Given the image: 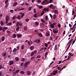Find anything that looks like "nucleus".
Returning <instances> with one entry per match:
<instances>
[{"instance_id": "nucleus-7", "label": "nucleus", "mask_w": 76, "mask_h": 76, "mask_svg": "<svg viewBox=\"0 0 76 76\" xmlns=\"http://www.w3.org/2000/svg\"><path fill=\"white\" fill-rule=\"evenodd\" d=\"M53 32L54 33V34H56L58 33V30H53Z\"/></svg>"}, {"instance_id": "nucleus-5", "label": "nucleus", "mask_w": 76, "mask_h": 76, "mask_svg": "<svg viewBox=\"0 0 76 76\" xmlns=\"http://www.w3.org/2000/svg\"><path fill=\"white\" fill-rule=\"evenodd\" d=\"M14 63V62H13V61H9V65H12V64H13Z\"/></svg>"}, {"instance_id": "nucleus-18", "label": "nucleus", "mask_w": 76, "mask_h": 76, "mask_svg": "<svg viewBox=\"0 0 76 76\" xmlns=\"http://www.w3.org/2000/svg\"><path fill=\"white\" fill-rule=\"evenodd\" d=\"M5 39V37L4 36H3L2 37L1 40L2 41H4Z\"/></svg>"}, {"instance_id": "nucleus-63", "label": "nucleus", "mask_w": 76, "mask_h": 76, "mask_svg": "<svg viewBox=\"0 0 76 76\" xmlns=\"http://www.w3.org/2000/svg\"><path fill=\"white\" fill-rule=\"evenodd\" d=\"M33 11L34 12V13H36V10H35V9H34L33 10Z\"/></svg>"}, {"instance_id": "nucleus-23", "label": "nucleus", "mask_w": 76, "mask_h": 76, "mask_svg": "<svg viewBox=\"0 0 76 76\" xmlns=\"http://www.w3.org/2000/svg\"><path fill=\"white\" fill-rule=\"evenodd\" d=\"M16 18L18 19H21V18H20V16L19 15L17 16V17H16Z\"/></svg>"}, {"instance_id": "nucleus-15", "label": "nucleus", "mask_w": 76, "mask_h": 76, "mask_svg": "<svg viewBox=\"0 0 76 76\" xmlns=\"http://www.w3.org/2000/svg\"><path fill=\"white\" fill-rule=\"evenodd\" d=\"M65 68H66V66H64L60 70L59 72V73H60V72H61V70H63V69H65Z\"/></svg>"}, {"instance_id": "nucleus-40", "label": "nucleus", "mask_w": 76, "mask_h": 76, "mask_svg": "<svg viewBox=\"0 0 76 76\" xmlns=\"http://www.w3.org/2000/svg\"><path fill=\"white\" fill-rule=\"evenodd\" d=\"M13 37L14 38H15L16 37V35L15 34H13Z\"/></svg>"}, {"instance_id": "nucleus-46", "label": "nucleus", "mask_w": 76, "mask_h": 76, "mask_svg": "<svg viewBox=\"0 0 76 76\" xmlns=\"http://www.w3.org/2000/svg\"><path fill=\"white\" fill-rule=\"evenodd\" d=\"M7 34H10V31H9V30H7Z\"/></svg>"}, {"instance_id": "nucleus-30", "label": "nucleus", "mask_w": 76, "mask_h": 76, "mask_svg": "<svg viewBox=\"0 0 76 76\" xmlns=\"http://www.w3.org/2000/svg\"><path fill=\"white\" fill-rule=\"evenodd\" d=\"M32 7H30L28 8V10L29 11L31 10V9H32Z\"/></svg>"}, {"instance_id": "nucleus-24", "label": "nucleus", "mask_w": 76, "mask_h": 76, "mask_svg": "<svg viewBox=\"0 0 76 76\" xmlns=\"http://www.w3.org/2000/svg\"><path fill=\"white\" fill-rule=\"evenodd\" d=\"M16 15H15L12 18V20H15V19H16Z\"/></svg>"}, {"instance_id": "nucleus-25", "label": "nucleus", "mask_w": 76, "mask_h": 76, "mask_svg": "<svg viewBox=\"0 0 76 76\" xmlns=\"http://www.w3.org/2000/svg\"><path fill=\"white\" fill-rule=\"evenodd\" d=\"M24 31H27V27L26 26H25L24 27Z\"/></svg>"}, {"instance_id": "nucleus-50", "label": "nucleus", "mask_w": 76, "mask_h": 76, "mask_svg": "<svg viewBox=\"0 0 76 76\" xmlns=\"http://www.w3.org/2000/svg\"><path fill=\"white\" fill-rule=\"evenodd\" d=\"M37 2L39 3H40L41 2V0H37Z\"/></svg>"}, {"instance_id": "nucleus-21", "label": "nucleus", "mask_w": 76, "mask_h": 76, "mask_svg": "<svg viewBox=\"0 0 76 76\" xmlns=\"http://www.w3.org/2000/svg\"><path fill=\"white\" fill-rule=\"evenodd\" d=\"M22 37V34H19L17 35L18 38H20V37Z\"/></svg>"}, {"instance_id": "nucleus-55", "label": "nucleus", "mask_w": 76, "mask_h": 76, "mask_svg": "<svg viewBox=\"0 0 76 76\" xmlns=\"http://www.w3.org/2000/svg\"><path fill=\"white\" fill-rule=\"evenodd\" d=\"M44 13H45L44 11H43L41 14V16H42V15H43L44 14Z\"/></svg>"}, {"instance_id": "nucleus-36", "label": "nucleus", "mask_w": 76, "mask_h": 76, "mask_svg": "<svg viewBox=\"0 0 76 76\" xmlns=\"http://www.w3.org/2000/svg\"><path fill=\"white\" fill-rule=\"evenodd\" d=\"M39 36L40 37H42V34L41 33H39Z\"/></svg>"}, {"instance_id": "nucleus-61", "label": "nucleus", "mask_w": 76, "mask_h": 76, "mask_svg": "<svg viewBox=\"0 0 76 76\" xmlns=\"http://www.w3.org/2000/svg\"><path fill=\"white\" fill-rule=\"evenodd\" d=\"M2 30H3V28H2L1 26H0V31H2Z\"/></svg>"}, {"instance_id": "nucleus-31", "label": "nucleus", "mask_w": 76, "mask_h": 76, "mask_svg": "<svg viewBox=\"0 0 76 76\" xmlns=\"http://www.w3.org/2000/svg\"><path fill=\"white\" fill-rule=\"evenodd\" d=\"M50 26L52 28H53L54 27V26L52 24H50Z\"/></svg>"}, {"instance_id": "nucleus-33", "label": "nucleus", "mask_w": 76, "mask_h": 76, "mask_svg": "<svg viewBox=\"0 0 76 76\" xmlns=\"http://www.w3.org/2000/svg\"><path fill=\"white\" fill-rule=\"evenodd\" d=\"M9 2V0H6L5 1V4H7V3Z\"/></svg>"}, {"instance_id": "nucleus-29", "label": "nucleus", "mask_w": 76, "mask_h": 76, "mask_svg": "<svg viewBox=\"0 0 76 76\" xmlns=\"http://www.w3.org/2000/svg\"><path fill=\"white\" fill-rule=\"evenodd\" d=\"M6 4L4 7L5 8H7L8 6V4Z\"/></svg>"}, {"instance_id": "nucleus-14", "label": "nucleus", "mask_w": 76, "mask_h": 76, "mask_svg": "<svg viewBox=\"0 0 76 76\" xmlns=\"http://www.w3.org/2000/svg\"><path fill=\"white\" fill-rule=\"evenodd\" d=\"M54 12L55 14H58V11L57 10H55Z\"/></svg>"}, {"instance_id": "nucleus-62", "label": "nucleus", "mask_w": 76, "mask_h": 76, "mask_svg": "<svg viewBox=\"0 0 76 76\" xmlns=\"http://www.w3.org/2000/svg\"><path fill=\"white\" fill-rule=\"evenodd\" d=\"M34 18H37V15L36 14H35L34 15Z\"/></svg>"}, {"instance_id": "nucleus-4", "label": "nucleus", "mask_w": 76, "mask_h": 76, "mask_svg": "<svg viewBox=\"0 0 76 76\" xmlns=\"http://www.w3.org/2000/svg\"><path fill=\"white\" fill-rule=\"evenodd\" d=\"M8 29V28L7 27H4L3 28L2 31L4 32L6 29Z\"/></svg>"}, {"instance_id": "nucleus-17", "label": "nucleus", "mask_w": 76, "mask_h": 76, "mask_svg": "<svg viewBox=\"0 0 76 76\" xmlns=\"http://www.w3.org/2000/svg\"><path fill=\"white\" fill-rule=\"evenodd\" d=\"M17 49L16 48H14V50H13L12 52L13 53H16V52Z\"/></svg>"}, {"instance_id": "nucleus-45", "label": "nucleus", "mask_w": 76, "mask_h": 76, "mask_svg": "<svg viewBox=\"0 0 76 76\" xmlns=\"http://www.w3.org/2000/svg\"><path fill=\"white\" fill-rule=\"evenodd\" d=\"M36 58H41V56H40V55L38 56H37Z\"/></svg>"}, {"instance_id": "nucleus-43", "label": "nucleus", "mask_w": 76, "mask_h": 76, "mask_svg": "<svg viewBox=\"0 0 76 76\" xmlns=\"http://www.w3.org/2000/svg\"><path fill=\"white\" fill-rule=\"evenodd\" d=\"M45 19L46 20H48V16H46L45 17Z\"/></svg>"}, {"instance_id": "nucleus-34", "label": "nucleus", "mask_w": 76, "mask_h": 76, "mask_svg": "<svg viewBox=\"0 0 76 76\" xmlns=\"http://www.w3.org/2000/svg\"><path fill=\"white\" fill-rule=\"evenodd\" d=\"M56 18V14H54L53 15V19H55Z\"/></svg>"}, {"instance_id": "nucleus-57", "label": "nucleus", "mask_w": 76, "mask_h": 76, "mask_svg": "<svg viewBox=\"0 0 76 76\" xmlns=\"http://www.w3.org/2000/svg\"><path fill=\"white\" fill-rule=\"evenodd\" d=\"M21 18H23V16H24V13H23V14H21Z\"/></svg>"}, {"instance_id": "nucleus-41", "label": "nucleus", "mask_w": 76, "mask_h": 76, "mask_svg": "<svg viewBox=\"0 0 76 76\" xmlns=\"http://www.w3.org/2000/svg\"><path fill=\"white\" fill-rule=\"evenodd\" d=\"M58 36H57L56 37V39H55L54 40V41H57V39H58Z\"/></svg>"}, {"instance_id": "nucleus-44", "label": "nucleus", "mask_w": 76, "mask_h": 76, "mask_svg": "<svg viewBox=\"0 0 76 76\" xmlns=\"http://www.w3.org/2000/svg\"><path fill=\"white\" fill-rule=\"evenodd\" d=\"M19 23H20V22H17L16 24V26H17L19 25Z\"/></svg>"}, {"instance_id": "nucleus-35", "label": "nucleus", "mask_w": 76, "mask_h": 76, "mask_svg": "<svg viewBox=\"0 0 76 76\" xmlns=\"http://www.w3.org/2000/svg\"><path fill=\"white\" fill-rule=\"evenodd\" d=\"M16 75V72H14L12 73V75L13 76H15Z\"/></svg>"}, {"instance_id": "nucleus-2", "label": "nucleus", "mask_w": 76, "mask_h": 76, "mask_svg": "<svg viewBox=\"0 0 76 76\" xmlns=\"http://www.w3.org/2000/svg\"><path fill=\"white\" fill-rule=\"evenodd\" d=\"M10 19V17H9V16H7L6 17L5 23H6V24H7V23L9 22L8 21H9V20Z\"/></svg>"}, {"instance_id": "nucleus-3", "label": "nucleus", "mask_w": 76, "mask_h": 76, "mask_svg": "<svg viewBox=\"0 0 76 76\" xmlns=\"http://www.w3.org/2000/svg\"><path fill=\"white\" fill-rule=\"evenodd\" d=\"M57 73V70H56L54 71L52 73L51 75L52 76H54V75H56V73Z\"/></svg>"}, {"instance_id": "nucleus-6", "label": "nucleus", "mask_w": 76, "mask_h": 76, "mask_svg": "<svg viewBox=\"0 0 76 76\" xmlns=\"http://www.w3.org/2000/svg\"><path fill=\"white\" fill-rule=\"evenodd\" d=\"M27 75L29 76L31 75V72L29 71H28L27 72Z\"/></svg>"}, {"instance_id": "nucleus-53", "label": "nucleus", "mask_w": 76, "mask_h": 76, "mask_svg": "<svg viewBox=\"0 0 76 76\" xmlns=\"http://www.w3.org/2000/svg\"><path fill=\"white\" fill-rule=\"evenodd\" d=\"M10 12L13 13V10H10Z\"/></svg>"}, {"instance_id": "nucleus-60", "label": "nucleus", "mask_w": 76, "mask_h": 76, "mask_svg": "<svg viewBox=\"0 0 76 76\" xmlns=\"http://www.w3.org/2000/svg\"><path fill=\"white\" fill-rule=\"evenodd\" d=\"M25 5L26 6H28V5H29V4L28 3H25Z\"/></svg>"}, {"instance_id": "nucleus-51", "label": "nucleus", "mask_w": 76, "mask_h": 76, "mask_svg": "<svg viewBox=\"0 0 76 76\" xmlns=\"http://www.w3.org/2000/svg\"><path fill=\"white\" fill-rule=\"evenodd\" d=\"M58 28H60L61 27V24H59L58 25Z\"/></svg>"}, {"instance_id": "nucleus-22", "label": "nucleus", "mask_w": 76, "mask_h": 76, "mask_svg": "<svg viewBox=\"0 0 76 76\" xmlns=\"http://www.w3.org/2000/svg\"><path fill=\"white\" fill-rule=\"evenodd\" d=\"M35 24L36 26H38L39 25V23L38 22H36L35 23Z\"/></svg>"}, {"instance_id": "nucleus-13", "label": "nucleus", "mask_w": 76, "mask_h": 76, "mask_svg": "<svg viewBox=\"0 0 76 76\" xmlns=\"http://www.w3.org/2000/svg\"><path fill=\"white\" fill-rule=\"evenodd\" d=\"M44 26H45V25L44 23H41L40 25V26H41L42 28H44Z\"/></svg>"}, {"instance_id": "nucleus-28", "label": "nucleus", "mask_w": 76, "mask_h": 76, "mask_svg": "<svg viewBox=\"0 0 76 76\" xmlns=\"http://www.w3.org/2000/svg\"><path fill=\"white\" fill-rule=\"evenodd\" d=\"M1 24L2 26H3V25H4V23L2 21H1Z\"/></svg>"}, {"instance_id": "nucleus-10", "label": "nucleus", "mask_w": 76, "mask_h": 76, "mask_svg": "<svg viewBox=\"0 0 76 76\" xmlns=\"http://www.w3.org/2000/svg\"><path fill=\"white\" fill-rule=\"evenodd\" d=\"M73 39H72L71 40L69 41V42L68 43L67 45H69V43H70V44H71V45L72 44V42H73Z\"/></svg>"}, {"instance_id": "nucleus-1", "label": "nucleus", "mask_w": 76, "mask_h": 76, "mask_svg": "<svg viewBox=\"0 0 76 76\" xmlns=\"http://www.w3.org/2000/svg\"><path fill=\"white\" fill-rule=\"evenodd\" d=\"M31 63V61H28L25 62V64H24V68H27L28 67V64H30Z\"/></svg>"}, {"instance_id": "nucleus-64", "label": "nucleus", "mask_w": 76, "mask_h": 76, "mask_svg": "<svg viewBox=\"0 0 76 76\" xmlns=\"http://www.w3.org/2000/svg\"><path fill=\"white\" fill-rule=\"evenodd\" d=\"M50 39L51 40V41H53V38H52V37L51 36H50Z\"/></svg>"}, {"instance_id": "nucleus-52", "label": "nucleus", "mask_w": 76, "mask_h": 76, "mask_svg": "<svg viewBox=\"0 0 76 76\" xmlns=\"http://www.w3.org/2000/svg\"><path fill=\"white\" fill-rule=\"evenodd\" d=\"M63 63L62 61H60L58 63V64H61V63Z\"/></svg>"}, {"instance_id": "nucleus-39", "label": "nucleus", "mask_w": 76, "mask_h": 76, "mask_svg": "<svg viewBox=\"0 0 76 76\" xmlns=\"http://www.w3.org/2000/svg\"><path fill=\"white\" fill-rule=\"evenodd\" d=\"M47 55H48V52H46V53H45V57H47Z\"/></svg>"}, {"instance_id": "nucleus-19", "label": "nucleus", "mask_w": 76, "mask_h": 76, "mask_svg": "<svg viewBox=\"0 0 76 76\" xmlns=\"http://www.w3.org/2000/svg\"><path fill=\"white\" fill-rule=\"evenodd\" d=\"M2 55L3 56V57H5L6 55V53H2Z\"/></svg>"}, {"instance_id": "nucleus-49", "label": "nucleus", "mask_w": 76, "mask_h": 76, "mask_svg": "<svg viewBox=\"0 0 76 76\" xmlns=\"http://www.w3.org/2000/svg\"><path fill=\"white\" fill-rule=\"evenodd\" d=\"M25 58H23L21 59V61H25Z\"/></svg>"}, {"instance_id": "nucleus-37", "label": "nucleus", "mask_w": 76, "mask_h": 76, "mask_svg": "<svg viewBox=\"0 0 76 76\" xmlns=\"http://www.w3.org/2000/svg\"><path fill=\"white\" fill-rule=\"evenodd\" d=\"M20 70V69H18V70H17L15 71L16 73H18V72H19Z\"/></svg>"}, {"instance_id": "nucleus-12", "label": "nucleus", "mask_w": 76, "mask_h": 76, "mask_svg": "<svg viewBox=\"0 0 76 76\" xmlns=\"http://www.w3.org/2000/svg\"><path fill=\"white\" fill-rule=\"evenodd\" d=\"M7 26H11L12 24V22H10L7 23Z\"/></svg>"}, {"instance_id": "nucleus-8", "label": "nucleus", "mask_w": 76, "mask_h": 76, "mask_svg": "<svg viewBox=\"0 0 76 76\" xmlns=\"http://www.w3.org/2000/svg\"><path fill=\"white\" fill-rule=\"evenodd\" d=\"M30 49L31 50H33L34 49V46L33 45L31 46L30 47Z\"/></svg>"}, {"instance_id": "nucleus-16", "label": "nucleus", "mask_w": 76, "mask_h": 76, "mask_svg": "<svg viewBox=\"0 0 76 76\" xmlns=\"http://www.w3.org/2000/svg\"><path fill=\"white\" fill-rule=\"evenodd\" d=\"M15 60L17 61H18L19 60V58L18 57H16L15 58Z\"/></svg>"}, {"instance_id": "nucleus-32", "label": "nucleus", "mask_w": 76, "mask_h": 76, "mask_svg": "<svg viewBox=\"0 0 76 76\" xmlns=\"http://www.w3.org/2000/svg\"><path fill=\"white\" fill-rule=\"evenodd\" d=\"M21 49L22 50H23L24 49V45H22L21 46Z\"/></svg>"}, {"instance_id": "nucleus-59", "label": "nucleus", "mask_w": 76, "mask_h": 76, "mask_svg": "<svg viewBox=\"0 0 76 76\" xmlns=\"http://www.w3.org/2000/svg\"><path fill=\"white\" fill-rule=\"evenodd\" d=\"M33 52L34 54H36L37 53V51L36 50H35Z\"/></svg>"}, {"instance_id": "nucleus-38", "label": "nucleus", "mask_w": 76, "mask_h": 76, "mask_svg": "<svg viewBox=\"0 0 76 76\" xmlns=\"http://www.w3.org/2000/svg\"><path fill=\"white\" fill-rule=\"evenodd\" d=\"M19 30V27H18L16 29V31H18Z\"/></svg>"}, {"instance_id": "nucleus-20", "label": "nucleus", "mask_w": 76, "mask_h": 76, "mask_svg": "<svg viewBox=\"0 0 76 76\" xmlns=\"http://www.w3.org/2000/svg\"><path fill=\"white\" fill-rule=\"evenodd\" d=\"M18 4V2H16L14 3V4L13 5V6L15 7V6H16Z\"/></svg>"}, {"instance_id": "nucleus-11", "label": "nucleus", "mask_w": 76, "mask_h": 76, "mask_svg": "<svg viewBox=\"0 0 76 76\" xmlns=\"http://www.w3.org/2000/svg\"><path fill=\"white\" fill-rule=\"evenodd\" d=\"M57 45H56L54 48V50H55V51H56V50H57Z\"/></svg>"}, {"instance_id": "nucleus-58", "label": "nucleus", "mask_w": 76, "mask_h": 76, "mask_svg": "<svg viewBox=\"0 0 76 76\" xmlns=\"http://www.w3.org/2000/svg\"><path fill=\"white\" fill-rule=\"evenodd\" d=\"M53 5L51 4L49 6V7L50 8H52V7H53Z\"/></svg>"}, {"instance_id": "nucleus-56", "label": "nucleus", "mask_w": 76, "mask_h": 76, "mask_svg": "<svg viewBox=\"0 0 76 76\" xmlns=\"http://www.w3.org/2000/svg\"><path fill=\"white\" fill-rule=\"evenodd\" d=\"M17 50H19V46H18L17 47Z\"/></svg>"}, {"instance_id": "nucleus-27", "label": "nucleus", "mask_w": 76, "mask_h": 76, "mask_svg": "<svg viewBox=\"0 0 76 76\" xmlns=\"http://www.w3.org/2000/svg\"><path fill=\"white\" fill-rule=\"evenodd\" d=\"M20 73L21 74H25V72L23 71H21L20 72Z\"/></svg>"}, {"instance_id": "nucleus-42", "label": "nucleus", "mask_w": 76, "mask_h": 76, "mask_svg": "<svg viewBox=\"0 0 76 76\" xmlns=\"http://www.w3.org/2000/svg\"><path fill=\"white\" fill-rule=\"evenodd\" d=\"M71 45V44H70L69 45V46H68V47L66 49L67 50H69V48H70V45Z\"/></svg>"}, {"instance_id": "nucleus-47", "label": "nucleus", "mask_w": 76, "mask_h": 76, "mask_svg": "<svg viewBox=\"0 0 76 76\" xmlns=\"http://www.w3.org/2000/svg\"><path fill=\"white\" fill-rule=\"evenodd\" d=\"M34 53L33 52H32L31 54V56H33L34 55Z\"/></svg>"}, {"instance_id": "nucleus-48", "label": "nucleus", "mask_w": 76, "mask_h": 76, "mask_svg": "<svg viewBox=\"0 0 76 76\" xmlns=\"http://www.w3.org/2000/svg\"><path fill=\"white\" fill-rule=\"evenodd\" d=\"M41 21L43 23H44V22H45V21H44L43 19H41Z\"/></svg>"}, {"instance_id": "nucleus-54", "label": "nucleus", "mask_w": 76, "mask_h": 76, "mask_svg": "<svg viewBox=\"0 0 76 76\" xmlns=\"http://www.w3.org/2000/svg\"><path fill=\"white\" fill-rule=\"evenodd\" d=\"M29 20V19H28V18H26L25 20V21L26 22H28Z\"/></svg>"}, {"instance_id": "nucleus-26", "label": "nucleus", "mask_w": 76, "mask_h": 76, "mask_svg": "<svg viewBox=\"0 0 76 76\" xmlns=\"http://www.w3.org/2000/svg\"><path fill=\"white\" fill-rule=\"evenodd\" d=\"M45 47H47L48 46V45L47 43H45Z\"/></svg>"}, {"instance_id": "nucleus-9", "label": "nucleus", "mask_w": 76, "mask_h": 76, "mask_svg": "<svg viewBox=\"0 0 76 76\" xmlns=\"http://www.w3.org/2000/svg\"><path fill=\"white\" fill-rule=\"evenodd\" d=\"M46 36L47 37H50V33L49 32H47L46 33Z\"/></svg>"}]
</instances>
